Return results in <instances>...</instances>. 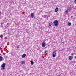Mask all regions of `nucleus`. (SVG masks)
Segmentation results:
<instances>
[{"mask_svg":"<svg viewBox=\"0 0 76 76\" xmlns=\"http://www.w3.org/2000/svg\"><path fill=\"white\" fill-rule=\"evenodd\" d=\"M53 23L54 25H55V26H57L58 25V22L57 20H56L54 21Z\"/></svg>","mask_w":76,"mask_h":76,"instance_id":"1","label":"nucleus"},{"mask_svg":"<svg viewBox=\"0 0 76 76\" xmlns=\"http://www.w3.org/2000/svg\"><path fill=\"white\" fill-rule=\"evenodd\" d=\"M57 55V53H56V51H54L52 53V57H55Z\"/></svg>","mask_w":76,"mask_h":76,"instance_id":"2","label":"nucleus"},{"mask_svg":"<svg viewBox=\"0 0 76 76\" xmlns=\"http://www.w3.org/2000/svg\"><path fill=\"white\" fill-rule=\"evenodd\" d=\"M1 67H2L3 70H4L5 69V67H6V64L3 63L2 65L1 66Z\"/></svg>","mask_w":76,"mask_h":76,"instance_id":"3","label":"nucleus"},{"mask_svg":"<svg viewBox=\"0 0 76 76\" xmlns=\"http://www.w3.org/2000/svg\"><path fill=\"white\" fill-rule=\"evenodd\" d=\"M42 47H45L46 46V44L45 42H43L42 44Z\"/></svg>","mask_w":76,"mask_h":76,"instance_id":"4","label":"nucleus"},{"mask_svg":"<svg viewBox=\"0 0 76 76\" xmlns=\"http://www.w3.org/2000/svg\"><path fill=\"white\" fill-rule=\"evenodd\" d=\"M69 60H72L73 58V56H69Z\"/></svg>","mask_w":76,"mask_h":76,"instance_id":"5","label":"nucleus"},{"mask_svg":"<svg viewBox=\"0 0 76 76\" xmlns=\"http://www.w3.org/2000/svg\"><path fill=\"white\" fill-rule=\"evenodd\" d=\"M3 58L1 56H0V61H3Z\"/></svg>","mask_w":76,"mask_h":76,"instance_id":"6","label":"nucleus"},{"mask_svg":"<svg viewBox=\"0 0 76 76\" xmlns=\"http://www.w3.org/2000/svg\"><path fill=\"white\" fill-rule=\"evenodd\" d=\"M31 16L32 18H34V15H35L34 14V13H31Z\"/></svg>","mask_w":76,"mask_h":76,"instance_id":"7","label":"nucleus"},{"mask_svg":"<svg viewBox=\"0 0 76 76\" xmlns=\"http://www.w3.org/2000/svg\"><path fill=\"white\" fill-rule=\"evenodd\" d=\"M25 56H26V54H24L22 56V58H24V57H25Z\"/></svg>","mask_w":76,"mask_h":76,"instance_id":"8","label":"nucleus"},{"mask_svg":"<svg viewBox=\"0 0 76 76\" xmlns=\"http://www.w3.org/2000/svg\"><path fill=\"white\" fill-rule=\"evenodd\" d=\"M58 8H56L55 10V12H57V11H58Z\"/></svg>","mask_w":76,"mask_h":76,"instance_id":"9","label":"nucleus"},{"mask_svg":"<svg viewBox=\"0 0 76 76\" xmlns=\"http://www.w3.org/2000/svg\"><path fill=\"white\" fill-rule=\"evenodd\" d=\"M21 63L23 64H25V61H21Z\"/></svg>","mask_w":76,"mask_h":76,"instance_id":"10","label":"nucleus"},{"mask_svg":"<svg viewBox=\"0 0 76 76\" xmlns=\"http://www.w3.org/2000/svg\"><path fill=\"white\" fill-rule=\"evenodd\" d=\"M65 14H67V13H68V10H66L65 11Z\"/></svg>","mask_w":76,"mask_h":76,"instance_id":"11","label":"nucleus"},{"mask_svg":"<svg viewBox=\"0 0 76 76\" xmlns=\"http://www.w3.org/2000/svg\"><path fill=\"white\" fill-rule=\"evenodd\" d=\"M71 25H72V23H71L70 22H68V26H71Z\"/></svg>","mask_w":76,"mask_h":76,"instance_id":"12","label":"nucleus"},{"mask_svg":"<svg viewBox=\"0 0 76 76\" xmlns=\"http://www.w3.org/2000/svg\"><path fill=\"white\" fill-rule=\"evenodd\" d=\"M52 25V23H50L49 24V26H51Z\"/></svg>","mask_w":76,"mask_h":76,"instance_id":"13","label":"nucleus"},{"mask_svg":"<svg viewBox=\"0 0 76 76\" xmlns=\"http://www.w3.org/2000/svg\"><path fill=\"white\" fill-rule=\"evenodd\" d=\"M30 62L31 64V65H33L34 64V62L32 61H30Z\"/></svg>","mask_w":76,"mask_h":76,"instance_id":"14","label":"nucleus"},{"mask_svg":"<svg viewBox=\"0 0 76 76\" xmlns=\"http://www.w3.org/2000/svg\"><path fill=\"white\" fill-rule=\"evenodd\" d=\"M0 37L1 38H3V35H1Z\"/></svg>","mask_w":76,"mask_h":76,"instance_id":"15","label":"nucleus"},{"mask_svg":"<svg viewBox=\"0 0 76 76\" xmlns=\"http://www.w3.org/2000/svg\"><path fill=\"white\" fill-rule=\"evenodd\" d=\"M66 9H67V10H68V11H70V10L69 9L67 8Z\"/></svg>","mask_w":76,"mask_h":76,"instance_id":"16","label":"nucleus"},{"mask_svg":"<svg viewBox=\"0 0 76 76\" xmlns=\"http://www.w3.org/2000/svg\"><path fill=\"white\" fill-rule=\"evenodd\" d=\"M1 25L2 26L3 25V23H1Z\"/></svg>","mask_w":76,"mask_h":76,"instance_id":"17","label":"nucleus"},{"mask_svg":"<svg viewBox=\"0 0 76 76\" xmlns=\"http://www.w3.org/2000/svg\"><path fill=\"white\" fill-rule=\"evenodd\" d=\"M47 51L46 50H45V52H44V53H46V52H47Z\"/></svg>","mask_w":76,"mask_h":76,"instance_id":"18","label":"nucleus"},{"mask_svg":"<svg viewBox=\"0 0 76 76\" xmlns=\"http://www.w3.org/2000/svg\"><path fill=\"white\" fill-rule=\"evenodd\" d=\"M74 2H75V3H76V0H74Z\"/></svg>","mask_w":76,"mask_h":76,"instance_id":"19","label":"nucleus"},{"mask_svg":"<svg viewBox=\"0 0 76 76\" xmlns=\"http://www.w3.org/2000/svg\"><path fill=\"white\" fill-rule=\"evenodd\" d=\"M72 56H73V53H71Z\"/></svg>","mask_w":76,"mask_h":76,"instance_id":"20","label":"nucleus"},{"mask_svg":"<svg viewBox=\"0 0 76 76\" xmlns=\"http://www.w3.org/2000/svg\"><path fill=\"white\" fill-rule=\"evenodd\" d=\"M58 76H60V75H57Z\"/></svg>","mask_w":76,"mask_h":76,"instance_id":"21","label":"nucleus"},{"mask_svg":"<svg viewBox=\"0 0 76 76\" xmlns=\"http://www.w3.org/2000/svg\"><path fill=\"white\" fill-rule=\"evenodd\" d=\"M17 48H19V47L18 46V47H17Z\"/></svg>","mask_w":76,"mask_h":76,"instance_id":"22","label":"nucleus"},{"mask_svg":"<svg viewBox=\"0 0 76 76\" xmlns=\"http://www.w3.org/2000/svg\"><path fill=\"white\" fill-rule=\"evenodd\" d=\"M0 14H1V12L0 11Z\"/></svg>","mask_w":76,"mask_h":76,"instance_id":"23","label":"nucleus"},{"mask_svg":"<svg viewBox=\"0 0 76 76\" xmlns=\"http://www.w3.org/2000/svg\"><path fill=\"white\" fill-rule=\"evenodd\" d=\"M11 15V14H10Z\"/></svg>","mask_w":76,"mask_h":76,"instance_id":"24","label":"nucleus"}]
</instances>
